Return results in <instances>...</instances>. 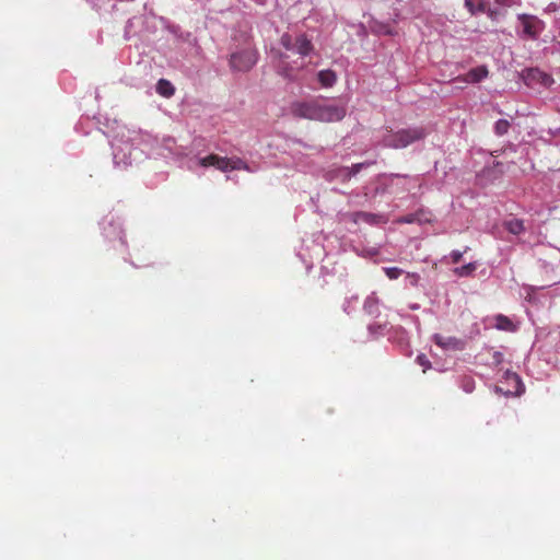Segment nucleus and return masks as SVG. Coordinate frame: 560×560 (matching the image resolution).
Listing matches in <instances>:
<instances>
[{"instance_id":"nucleus-1","label":"nucleus","mask_w":560,"mask_h":560,"mask_svg":"<svg viewBox=\"0 0 560 560\" xmlns=\"http://www.w3.org/2000/svg\"><path fill=\"white\" fill-rule=\"evenodd\" d=\"M427 135L428 131L422 126L402 128L397 131L388 129L383 136L382 144L386 148L404 149L415 142L423 140Z\"/></svg>"},{"instance_id":"nucleus-2","label":"nucleus","mask_w":560,"mask_h":560,"mask_svg":"<svg viewBox=\"0 0 560 560\" xmlns=\"http://www.w3.org/2000/svg\"><path fill=\"white\" fill-rule=\"evenodd\" d=\"M347 108L345 105L330 103L323 97H316V121L335 122L345 118Z\"/></svg>"},{"instance_id":"nucleus-3","label":"nucleus","mask_w":560,"mask_h":560,"mask_svg":"<svg viewBox=\"0 0 560 560\" xmlns=\"http://www.w3.org/2000/svg\"><path fill=\"white\" fill-rule=\"evenodd\" d=\"M257 62V51L255 49H244L233 52L230 57V67L233 71L247 72Z\"/></svg>"},{"instance_id":"nucleus-4","label":"nucleus","mask_w":560,"mask_h":560,"mask_svg":"<svg viewBox=\"0 0 560 560\" xmlns=\"http://www.w3.org/2000/svg\"><path fill=\"white\" fill-rule=\"evenodd\" d=\"M518 20L523 26V34L530 39H537L545 28V23L535 15L520 14Z\"/></svg>"},{"instance_id":"nucleus-5","label":"nucleus","mask_w":560,"mask_h":560,"mask_svg":"<svg viewBox=\"0 0 560 560\" xmlns=\"http://www.w3.org/2000/svg\"><path fill=\"white\" fill-rule=\"evenodd\" d=\"M290 113L300 119H316V97L308 101H298L291 104Z\"/></svg>"},{"instance_id":"nucleus-6","label":"nucleus","mask_w":560,"mask_h":560,"mask_svg":"<svg viewBox=\"0 0 560 560\" xmlns=\"http://www.w3.org/2000/svg\"><path fill=\"white\" fill-rule=\"evenodd\" d=\"M432 341L442 350L447 352L463 351L466 347V342L455 336L434 334L432 336Z\"/></svg>"},{"instance_id":"nucleus-7","label":"nucleus","mask_w":560,"mask_h":560,"mask_svg":"<svg viewBox=\"0 0 560 560\" xmlns=\"http://www.w3.org/2000/svg\"><path fill=\"white\" fill-rule=\"evenodd\" d=\"M289 56L283 52H279V61L277 63V72L289 81H298L300 79V71L303 69V65L300 67H293L288 61Z\"/></svg>"},{"instance_id":"nucleus-8","label":"nucleus","mask_w":560,"mask_h":560,"mask_svg":"<svg viewBox=\"0 0 560 560\" xmlns=\"http://www.w3.org/2000/svg\"><path fill=\"white\" fill-rule=\"evenodd\" d=\"M345 219L351 221L354 224L364 222L370 225H378L385 224L387 222V219L384 215L365 211L348 212L345 214Z\"/></svg>"},{"instance_id":"nucleus-9","label":"nucleus","mask_w":560,"mask_h":560,"mask_svg":"<svg viewBox=\"0 0 560 560\" xmlns=\"http://www.w3.org/2000/svg\"><path fill=\"white\" fill-rule=\"evenodd\" d=\"M199 163L203 167L214 166L222 172H228L230 158L209 154L208 156L200 159Z\"/></svg>"},{"instance_id":"nucleus-10","label":"nucleus","mask_w":560,"mask_h":560,"mask_svg":"<svg viewBox=\"0 0 560 560\" xmlns=\"http://www.w3.org/2000/svg\"><path fill=\"white\" fill-rule=\"evenodd\" d=\"M314 50V45L312 40L305 35L300 34L294 39V50L302 57L308 56Z\"/></svg>"},{"instance_id":"nucleus-11","label":"nucleus","mask_w":560,"mask_h":560,"mask_svg":"<svg viewBox=\"0 0 560 560\" xmlns=\"http://www.w3.org/2000/svg\"><path fill=\"white\" fill-rule=\"evenodd\" d=\"M317 80L322 88H332L337 82V74L331 69L320 70L317 73Z\"/></svg>"},{"instance_id":"nucleus-12","label":"nucleus","mask_w":560,"mask_h":560,"mask_svg":"<svg viewBox=\"0 0 560 560\" xmlns=\"http://www.w3.org/2000/svg\"><path fill=\"white\" fill-rule=\"evenodd\" d=\"M494 326L504 331H515L516 326L514 323L505 315L499 314L494 317Z\"/></svg>"},{"instance_id":"nucleus-13","label":"nucleus","mask_w":560,"mask_h":560,"mask_svg":"<svg viewBox=\"0 0 560 560\" xmlns=\"http://www.w3.org/2000/svg\"><path fill=\"white\" fill-rule=\"evenodd\" d=\"M488 70L486 67H477L468 71L466 74V81L470 83H477L487 78Z\"/></svg>"},{"instance_id":"nucleus-14","label":"nucleus","mask_w":560,"mask_h":560,"mask_svg":"<svg viewBox=\"0 0 560 560\" xmlns=\"http://www.w3.org/2000/svg\"><path fill=\"white\" fill-rule=\"evenodd\" d=\"M156 92L164 97H171L175 93V88L170 81L160 79L156 84Z\"/></svg>"},{"instance_id":"nucleus-15","label":"nucleus","mask_w":560,"mask_h":560,"mask_svg":"<svg viewBox=\"0 0 560 560\" xmlns=\"http://www.w3.org/2000/svg\"><path fill=\"white\" fill-rule=\"evenodd\" d=\"M375 162H363V163H357L353 164L351 167H343L341 170L342 176L346 179L351 178L352 176L359 174L362 168L368 167L370 165H373Z\"/></svg>"},{"instance_id":"nucleus-16","label":"nucleus","mask_w":560,"mask_h":560,"mask_svg":"<svg viewBox=\"0 0 560 560\" xmlns=\"http://www.w3.org/2000/svg\"><path fill=\"white\" fill-rule=\"evenodd\" d=\"M465 8L468 10V12L471 15H475L477 13H483L486 12L487 2L483 0H480L477 4L475 0H465Z\"/></svg>"},{"instance_id":"nucleus-17","label":"nucleus","mask_w":560,"mask_h":560,"mask_svg":"<svg viewBox=\"0 0 560 560\" xmlns=\"http://www.w3.org/2000/svg\"><path fill=\"white\" fill-rule=\"evenodd\" d=\"M505 225V229L514 234V235H518L521 234L522 232H524L525 228H524V222L520 219H512V220H509L504 223Z\"/></svg>"},{"instance_id":"nucleus-18","label":"nucleus","mask_w":560,"mask_h":560,"mask_svg":"<svg viewBox=\"0 0 560 560\" xmlns=\"http://www.w3.org/2000/svg\"><path fill=\"white\" fill-rule=\"evenodd\" d=\"M528 74H529L533 79H537V80H539V81L541 82V84H544V85H546V86L550 85V84L553 82L552 78H551L549 74H547V73H545V72H541V71H539L538 69H532V70H529V73H528Z\"/></svg>"},{"instance_id":"nucleus-19","label":"nucleus","mask_w":560,"mask_h":560,"mask_svg":"<svg viewBox=\"0 0 560 560\" xmlns=\"http://www.w3.org/2000/svg\"><path fill=\"white\" fill-rule=\"evenodd\" d=\"M477 269V266L475 262H469L467 265H464L462 267H457L454 269V273L458 277H468L475 272Z\"/></svg>"},{"instance_id":"nucleus-20","label":"nucleus","mask_w":560,"mask_h":560,"mask_svg":"<svg viewBox=\"0 0 560 560\" xmlns=\"http://www.w3.org/2000/svg\"><path fill=\"white\" fill-rule=\"evenodd\" d=\"M459 386L465 393L470 394L475 389V380L472 376L464 375L459 380Z\"/></svg>"},{"instance_id":"nucleus-21","label":"nucleus","mask_w":560,"mask_h":560,"mask_svg":"<svg viewBox=\"0 0 560 560\" xmlns=\"http://www.w3.org/2000/svg\"><path fill=\"white\" fill-rule=\"evenodd\" d=\"M510 122L506 119H499L494 125V132L498 136L505 135L510 129Z\"/></svg>"},{"instance_id":"nucleus-22","label":"nucleus","mask_w":560,"mask_h":560,"mask_svg":"<svg viewBox=\"0 0 560 560\" xmlns=\"http://www.w3.org/2000/svg\"><path fill=\"white\" fill-rule=\"evenodd\" d=\"M232 170H245V171H250L249 170V166L246 164V162H244L242 159L240 158H233V159H230V163H229V171H232Z\"/></svg>"},{"instance_id":"nucleus-23","label":"nucleus","mask_w":560,"mask_h":560,"mask_svg":"<svg viewBox=\"0 0 560 560\" xmlns=\"http://www.w3.org/2000/svg\"><path fill=\"white\" fill-rule=\"evenodd\" d=\"M294 39L291 34L283 33L280 37V44L288 50H294Z\"/></svg>"},{"instance_id":"nucleus-24","label":"nucleus","mask_w":560,"mask_h":560,"mask_svg":"<svg viewBox=\"0 0 560 560\" xmlns=\"http://www.w3.org/2000/svg\"><path fill=\"white\" fill-rule=\"evenodd\" d=\"M384 272L390 280L397 279L402 275V270L397 267L384 268Z\"/></svg>"},{"instance_id":"nucleus-25","label":"nucleus","mask_w":560,"mask_h":560,"mask_svg":"<svg viewBox=\"0 0 560 560\" xmlns=\"http://www.w3.org/2000/svg\"><path fill=\"white\" fill-rule=\"evenodd\" d=\"M364 308L370 313L373 314L376 312V302L373 298H368L364 302Z\"/></svg>"},{"instance_id":"nucleus-26","label":"nucleus","mask_w":560,"mask_h":560,"mask_svg":"<svg viewBox=\"0 0 560 560\" xmlns=\"http://www.w3.org/2000/svg\"><path fill=\"white\" fill-rule=\"evenodd\" d=\"M417 362L423 366V372H425L428 369L431 368V362L429 361V359L427 358L425 354H420L417 357Z\"/></svg>"},{"instance_id":"nucleus-27","label":"nucleus","mask_w":560,"mask_h":560,"mask_svg":"<svg viewBox=\"0 0 560 560\" xmlns=\"http://www.w3.org/2000/svg\"><path fill=\"white\" fill-rule=\"evenodd\" d=\"M463 257V253L459 250H453L451 253V259L453 264H458Z\"/></svg>"},{"instance_id":"nucleus-28","label":"nucleus","mask_w":560,"mask_h":560,"mask_svg":"<svg viewBox=\"0 0 560 560\" xmlns=\"http://www.w3.org/2000/svg\"><path fill=\"white\" fill-rule=\"evenodd\" d=\"M498 5L512 7L516 3L515 0H494Z\"/></svg>"},{"instance_id":"nucleus-29","label":"nucleus","mask_w":560,"mask_h":560,"mask_svg":"<svg viewBox=\"0 0 560 560\" xmlns=\"http://www.w3.org/2000/svg\"><path fill=\"white\" fill-rule=\"evenodd\" d=\"M488 14V16L492 20H494L498 15V11L497 10H493V9H490V8H486V12Z\"/></svg>"},{"instance_id":"nucleus-30","label":"nucleus","mask_w":560,"mask_h":560,"mask_svg":"<svg viewBox=\"0 0 560 560\" xmlns=\"http://www.w3.org/2000/svg\"><path fill=\"white\" fill-rule=\"evenodd\" d=\"M399 222H402V223H412L415 222V217L412 214L410 215H407V217H404L399 220Z\"/></svg>"},{"instance_id":"nucleus-31","label":"nucleus","mask_w":560,"mask_h":560,"mask_svg":"<svg viewBox=\"0 0 560 560\" xmlns=\"http://www.w3.org/2000/svg\"><path fill=\"white\" fill-rule=\"evenodd\" d=\"M512 378H513V381H514L517 385H520V384H521V381H520V378H518V376H517L516 374H512Z\"/></svg>"}]
</instances>
